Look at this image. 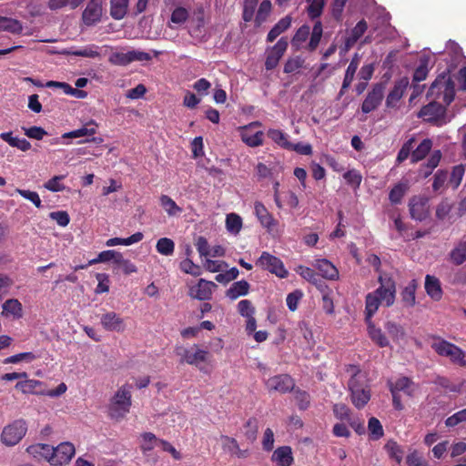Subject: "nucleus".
Instances as JSON below:
<instances>
[{
  "label": "nucleus",
  "instance_id": "nucleus-1",
  "mask_svg": "<svg viewBox=\"0 0 466 466\" xmlns=\"http://www.w3.org/2000/svg\"><path fill=\"white\" fill-rule=\"evenodd\" d=\"M346 371L351 376L348 381V389L351 403L358 410L363 409L371 398V390L368 374L362 371L358 365L350 364Z\"/></svg>",
  "mask_w": 466,
  "mask_h": 466
},
{
  "label": "nucleus",
  "instance_id": "nucleus-2",
  "mask_svg": "<svg viewBox=\"0 0 466 466\" xmlns=\"http://www.w3.org/2000/svg\"><path fill=\"white\" fill-rule=\"evenodd\" d=\"M427 97L433 101L441 100L445 106H449L455 97V86L451 77L439 76L431 85Z\"/></svg>",
  "mask_w": 466,
  "mask_h": 466
},
{
  "label": "nucleus",
  "instance_id": "nucleus-3",
  "mask_svg": "<svg viewBox=\"0 0 466 466\" xmlns=\"http://www.w3.org/2000/svg\"><path fill=\"white\" fill-rule=\"evenodd\" d=\"M130 389V385H123L111 399L108 412L112 419H122L129 412L132 404Z\"/></svg>",
  "mask_w": 466,
  "mask_h": 466
},
{
  "label": "nucleus",
  "instance_id": "nucleus-4",
  "mask_svg": "<svg viewBox=\"0 0 466 466\" xmlns=\"http://www.w3.org/2000/svg\"><path fill=\"white\" fill-rule=\"evenodd\" d=\"M431 348L439 356L447 357L452 363L466 367V354L457 345L437 338V340L431 344Z\"/></svg>",
  "mask_w": 466,
  "mask_h": 466
},
{
  "label": "nucleus",
  "instance_id": "nucleus-5",
  "mask_svg": "<svg viewBox=\"0 0 466 466\" xmlns=\"http://www.w3.org/2000/svg\"><path fill=\"white\" fill-rule=\"evenodd\" d=\"M380 286L373 291L387 308L395 303L397 285L393 277L387 272H380L378 277Z\"/></svg>",
  "mask_w": 466,
  "mask_h": 466
},
{
  "label": "nucleus",
  "instance_id": "nucleus-6",
  "mask_svg": "<svg viewBox=\"0 0 466 466\" xmlns=\"http://www.w3.org/2000/svg\"><path fill=\"white\" fill-rule=\"evenodd\" d=\"M175 353L179 357L180 363H187L196 367L201 362H207L210 356L208 350L200 349L197 344H194L190 348L177 346L175 348Z\"/></svg>",
  "mask_w": 466,
  "mask_h": 466
},
{
  "label": "nucleus",
  "instance_id": "nucleus-7",
  "mask_svg": "<svg viewBox=\"0 0 466 466\" xmlns=\"http://www.w3.org/2000/svg\"><path fill=\"white\" fill-rule=\"evenodd\" d=\"M26 431L25 420L23 419L15 420L3 429L1 441L6 446H15L23 439Z\"/></svg>",
  "mask_w": 466,
  "mask_h": 466
},
{
  "label": "nucleus",
  "instance_id": "nucleus-8",
  "mask_svg": "<svg viewBox=\"0 0 466 466\" xmlns=\"http://www.w3.org/2000/svg\"><path fill=\"white\" fill-rule=\"evenodd\" d=\"M256 265L281 279L286 278L289 274L280 258L271 255L267 251H263L261 253L260 257L256 261Z\"/></svg>",
  "mask_w": 466,
  "mask_h": 466
},
{
  "label": "nucleus",
  "instance_id": "nucleus-9",
  "mask_svg": "<svg viewBox=\"0 0 466 466\" xmlns=\"http://www.w3.org/2000/svg\"><path fill=\"white\" fill-rule=\"evenodd\" d=\"M385 89L386 85L383 82L376 83L372 86L361 104V111L364 114H369L380 106L384 97Z\"/></svg>",
  "mask_w": 466,
  "mask_h": 466
},
{
  "label": "nucleus",
  "instance_id": "nucleus-10",
  "mask_svg": "<svg viewBox=\"0 0 466 466\" xmlns=\"http://www.w3.org/2000/svg\"><path fill=\"white\" fill-rule=\"evenodd\" d=\"M446 106L445 104L442 105L437 101H431L428 105L423 106L420 112L418 113V116L423 118L424 121L439 124L442 120H444L446 116Z\"/></svg>",
  "mask_w": 466,
  "mask_h": 466
},
{
  "label": "nucleus",
  "instance_id": "nucleus-11",
  "mask_svg": "<svg viewBox=\"0 0 466 466\" xmlns=\"http://www.w3.org/2000/svg\"><path fill=\"white\" fill-rule=\"evenodd\" d=\"M265 385L268 391L285 394L294 390L295 381L289 374H279L268 378Z\"/></svg>",
  "mask_w": 466,
  "mask_h": 466
},
{
  "label": "nucleus",
  "instance_id": "nucleus-12",
  "mask_svg": "<svg viewBox=\"0 0 466 466\" xmlns=\"http://www.w3.org/2000/svg\"><path fill=\"white\" fill-rule=\"evenodd\" d=\"M288 46L287 38L281 37L272 47L267 49L265 60V68L267 70H273L277 67Z\"/></svg>",
  "mask_w": 466,
  "mask_h": 466
},
{
  "label": "nucleus",
  "instance_id": "nucleus-13",
  "mask_svg": "<svg viewBox=\"0 0 466 466\" xmlns=\"http://www.w3.org/2000/svg\"><path fill=\"white\" fill-rule=\"evenodd\" d=\"M76 453L75 446L71 442H62L54 447L53 456L50 457V464L53 466H64L68 464Z\"/></svg>",
  "mask_w": 466,
  "mask_h": 466
},
{
  "label": "nucleus",
  "instance_id": "nucleus-14",
  "mask_svg": "<svg viewBox=\"0 0 466 466\" xmlns=\"http://www.w3.org/2000/svg\"><path fill=\"white\" fill-rule=\"evenodd\" d=\"M409 210L411 218L417 221L425 220L429 214V199L421 196H414L409 203Z\"/></svg>",
  "mask_w": 466,
  "mask_h": 466
},
{
  "label": "nucleus",
  "instance_id": "nucleus-15",
  "mask_svg": "<svg viewBox=\"0 0 466 466\" xmlns=\"http://www.w3.org/2000/svg\"><path fill=\"white\" fill-rule=\"evenodd\" d=\"M261 123L255 121L248 126L241 127L240 137L242 141L251 147H257L263 145L264 133L262 131H257L252 133L251 130L254 127H260Z\"/></svg>",
  "mask_w": 466,
  "mask_h": 466
},
{
  "label": "nucleus",
  "instance_id": "nucleus-16",
  "mask_svg": "<svg viewBox=\"0 0 466 466\" xmlns=\"http://www.w3.org/2000/svg\"><path fill=\"white\" fill-rule=\"evenodd\" d=\"M410 84V80L407 76H403L400 79L397 80L394 84V86L390 91L386 97V106L388 108H394L397 106L399 101L404 95L406 88Z\"/></svg>",
  "mask_w": 466,
  "mask_h": 466
},
{
  "label": "nucleus",
  "instance_id": "nucleus-17",
  "mask_svg": "<svg viewBox=\"0 0 466 466\" xmlns=\"http://www.w3.org/2000/svg\"><path fill=\"white\" fill-rule=\"evenodd\" d=\"M102 16V0H90L82 14L85 25H93L99 22Z\"/></svg>",
  "mask_w": 466,
  "mask_h": 466
},
{
  "label": "nucleus",
  "instance_id": "nucleus-18",
  "mask_svg": "<svg viewBox=\"0 0 466 466\" xmlns=\"http://www.w3.org/2000/svg\"><path fill=\"white\" fill-rule=\"evenodd\" d=\"M100 323L107 331L123 332L126 329L124 319L114 311L103 314L100 318Z\"/></svg>",
  "mask_w": 466,
  "mask_h": 466
},
{
  "label": "nucleus",
  "instance_id": "nucleus-19",
  "mask_svg": "<svg viewBox=\"0 0 466 466\" xmlns=\"http://www.w3.org/2000/svg\"><path fill=\"white\" fill-rule=\"evenodd\" d=\"M368 29V24L365 19H361L357 25L351 29L350 35L345 37L344 45L340 47V51L347 53L350 50L357 41L364 35Z\"/></svg>",
  "mask_w": 466,
  "mask_h": 466
},
{
  "label": "nucleus",
  "instance_id": "nucleus-20",
  "mask_svg": "<svg viewBox=\"0 0 466 466\" xmlns=\"http://www.w3.org/2000/svg\"><path fill=\"white\" fill-rule=\"evenodd\" d=\"M254 210L261 226L267 228L268 232H271L273 228L278 225V221L273 218L272 214L259 201L255 202Z\"/></svg>",
  "mask_w": 466,
  "mask_h": 466
},
{
  "label": "nucleus",
  "instance_id": "nucleus-21",
  "mask_svg": "<svg viewBox=\"0 0 466 466\" xmlns=\"http://www.w3.org/2000/svg\"><path fill=\"white\" fill-rule=\"evenodd\" d=\"M424 289L426 294L433 300L440 301L443 297V289L441 280L433 276L427 274L425 276Z\"/></svg>",
  "mask_w": 466,
  "mask_h": 466
},
{
  "label": "nucleus",
  "instance_id": "nucleus-22",
  "mask_svg": "<svg viewBox=\"0 0 466 466\" xmlns=\"http://www.w3.org/2000/svg\"><path fill=\"white\" fill-rule=\"evenodd\" d=\"M214 287L216 285L212 281L201 279L196 286L190 288L189 296L198 300H208L211 298Z\"/></svg>",
  "mask_w": 466,
  "mask_h": 466
},
{
  "label": "nucleus",
  "instance_id": "nucleus-23",
  "mask_svg": "<svg viewBox=\"0 0 466 466\" xmlns=\"http://www.w3.org/2000/svg\"><path fill=\"white\" fill-rule=\"evenodd\" d=\"M271 461L279 466H291L294 461L291 447L280 446L277 448L273 451Z\"/></svg>",
  "mask_w": 466,
  "mask_h": 466
},
{
  "label": "nucleus",
  "instance_id": "nucleus-24",
  "mask_svg": "<svg viewBox=\"0 0 466 466\" xmlns=\"http://www.w3.org/2000/svg\"><path fill=\"white\" fill-rule=\"evenodd\" d=\"M419 288L417 279H411L400 292L401 301L406 308H412L416 304V290Z\"/></svg>",
  "mask_w": 466,
  "mask_h": 466
},
{
  "label": "nucleus",
  "instance_id": "nucleus-25",
  "mask_svg": "<svg viewBox=\"0 0 466 466\" xmlns=\"http://www.w3.org/2000/svg\"><path fill=\"white\" fill-rule=\"evenodd\" d=\"M383 304V300H381L376 294L372 291L366 295L365 298V320L366 322H370L380 308V305Z\"/></svg>",
  "mask_w": 466,
  "mask_h": 466
},
{
  "label": "nucleus",
  "instance_id": "nucleus-26",
  "mask_svg": "<svg viewBox=\"0 0 466 466\" xmlns=\"http://www.w3.org/2000/svg\"><path fill=\"white\" fill-rule=\"evenodd\" d=\"M315 267L324 279L335 280L339 278V271L337 268L328 259H317Z\"/></svg>",
  "mask_w": 466,
  "mask_h": 466
},
{
  "label": "nucleus",
  "instance_id": "nucleus-27",
  "mask_svg": "<svg viewBox=\"0 0 466 466\" xmlns=\"http://www.w3.org/2000/svg\"><path fill=\"white\" fill-rule=\"evenodd\" d=\"M2 309V315L5 317L12 316L14 319H20L23 316V306L16 299H6Z\"/></svg>",
  "mask_w": 466,
  "mask_h": 466
},
{
  "label": "nucleus",
  "instance_id": "nucleus-28",
  "mask_svg": "<svg viewBox=\"0 0 466 466\" xmlns=\"http://www.w3.org/2000/svg\"><path fill=\"white\" fill-rule=\"evenodd\" d=\"M359 62L360 61L357 55L350 60L344 75V79L339 91V96H343L346 90L350 86L356 71L359 67Z\"/></svg>",
  "mask_w": 466,
  "mask_h": 466
},
{
  "label": "nucleus",
  "instance_id": "nucleus-29",
  "mask_svg": "<svg viewBox=\"0 0 466 466\" xmlns=\"http://www.w3.org/2000/svg\"><path fill=\"white\" fill-rule=\"evenodd\" d=\"M366 323L368 324L369 336L376 345H378L380 348H386L390 346V340L381 330V329L377 328L371 320Z\"/></svg>",
  "mask_w": 466,
  "mask_h": 466
},
{
  "label": "nucleus",
  "instance_id": "nucleus-30",
  "mask_svg": "<svg viewBox=\"0 0 466 466\" xmlns=\"http://www.w3.org/2000/svg\"><path fill=\"white\" fill-rule=\"evenodd\" d=\"M23 24L15 18L0 15V32L5 31L14 35L23 32Z\"/></svg>",
  "mask_w": 466,
  "mask_h": 466
},
{
  "label": "nucleus",
  "instance_id": "nucleus-31",
  "mask_svg": "<svg viewBox=\"0 0 466 466\" xmlns=\"http://www.w3.org/2000/svg\"><path fill=\"white\" fill-rule=\"evenodd\" d=\"M26 451L34 457H42L50 463V457L53 456L54 447L49 444L37 443L27 447Z\"/></svg>",
  "mask_w": 466,
  "mask_h": 466
},
{
  "label": "nucleus",
  "instance_id": "nucleus-32",
  "mask_svg": "<svg viewBox=\"0 0 466 466\" xmlns=\"http://www.w3.org/2000/svg\"><path fill=\"white\" fill-rule=\"evenodd\" d=\"M42 381L36 380H29L24 379V380H19L15 388V390L21 391L24 394H39L42 393V390H39L38 388L42 386Z\"/></svg>",
  "mask_w": 466,
  "mask_h": 466
},
{
  "label": "nucleus",
  "instance_id": "nucleus-33",
  "mask_svg": "<svg viewBox=\"0 0 466 466\" xmlns=\"http://www.w3.org/2000/svg\"><path fill=\"white\" fill-rule=\"evenodd\" d=\"M291 25V17L286 15L281 18L268 32L267 42H273L279 35L287 31Z\"/></svg>",
  "mask_w": 466,
  "mask_h": 466
},
{
  "label": "nucleus",
  "instance_id": "nucleus-34",
  "mask_svg": "<svg viewBox=\"0 0 466 466\" xmlns=\"http://www.w3.org/2000/svg\"><path fill=\"white\" fill-rule=\"evenodd\" d=\"M249 287L248 282L244 279L234 282L227 290L226 296L231 300H235L240 296L247 295L248 293Z\"/></svg>",
  "mask_w": 466,
  "mask_h": 466
},
{
  "label": "nucleus",
  "instance_id": "nucleus-35",
  "mask_svg": "<svg viewBox=\"0 0 466 466\" xmlns=\"http://www.w3.org/2000/svg\"><path fill=\"white\" fill-rule=\"evenodd\" d=\"M322 35H323L322 23H321V21L318 20L315 22L312 29H310L309 42L307 46V49L309 52H313L318 48V46L320 43Z\"/></svg>",
  "mask_w": 466,
  "mask_h": 466
},
{
  "label": "nucleus",
  "instance_id": "nucleus-36",
  "mask_svg": "<svg viewBox=\"0 0 466 466\" xmlns=\"http://www.w3.org/2000/svg\"><path fill=\"white\" fill-rule=\"evenodd\" d=\"M432 141L430 138L423 139L420 145L411 152V162L417 163L422 160L431 151Z\"/></svg>",
  "mask_w": 466,
  "mask_h": 466
},
{
  "label": "nucleus",
  "instance_id": "nucleus-37",
  "mask_svg": "<svg viewBox=\"0 0 466 466\" xmlns=\"http://www.w3.org/2000/svg\"><path fill=\"white\" fill-rule=\"evenodd\" d=\"M409 189V184L407 181L400 182L396 184L390 191L389 199L391 204H400Z\"/></svg>",
  "mask_w": 466,
  "mask_h": 466
},
{
  "label": "nucleus",
  "instance_id": "nucleus-38",
  "mask_svg": "<svg viewBox=\"0 0 466 466\" xmlns=\"http://www.w3.org/2000/svg\"><path fill=\"white\" fill-rule=\"evenodd\" d=\"M384 449L388 452L390 459L394 460L398 464H400L403 460L404 451L400 444L395 441H389Z\"/></svg>",
  "mask_w": 466,
  "mask_h": 466
},
{
  "label": "nucleus",
  "instance_id": "nucleus-39",
  "mask_svg": "<svg viewBox=\"0 0 466 466\" xmlns=\"http://www.w3.org/2000/svg\"><path fill=\"white\" fill-rule=\"evenodd\" d=\"M296 272L307 281L316 285L319 288L322 287V281L314 269L305 266H299L296 268Z\"/></svg>",
  "mask_w": 466,
  "mask_h": 466
},
{
  "label": "nucleus",
  "instance_id": "nucleus-40",
  "mask_svg": "<svg viewBox=\"0 0 466 466\" xmlns=\"http://www.w3.org/2000/svg\"><path fill=\"white\" fill-rule=\"evenodd\" d=\"M110 3L112 17L116 20L122 19L127 12L128 0H110Z\"/></svg>",
  "mask_w": 466,
  "mask_h": 466
},
{
  "label": "nucleus",
  "instance_id": "nucleus-41",
  "mask_svg": "<svg viewBox=\"0 0 466 466\" xmlns=\"http://www.w3.org/2000/svg\"><path fill=\"white\" fill-rule=\"evenodd\" d=\"M384 329L394 341L403 339L405 337L404 328L395 321H387L384 324Z\"/></svg>",
  "mask_w": 466,
  "mask_h": 466
},
{
  "label": "nucleus",
  "instance_id": "nucleus-42",
  "mask_svg": "<svg viewBox=\"0 0 466 466\" xmlns=\"http://www.w3.org/2000/svg\"><path fill=\"white\" fill-rule=\"evenodd\" d=\"M267 135L278 146L288 150L290 142L289 141V136L282 130L270 128L268 130Z\"/></svg>",
  "mask_w": 466,
  "mask_h": 466
},
{
  "label": "nucleus",
  "instance_id": "nucleus-43",
  "mask_svg": "<svg viewBox=\"0 0 466 466\" xmlns=\"http://www.w3.org/2000/svg\"><path fill=\"white\" fill-rule=\"evenodd\" d=\"M451 260L459 266L466 261V241H461L450 253Z\"/></svg>",
  "mask_w": 466,
  "mask_h": 466
},
{
  "label": "nucleus",
  "instance_id": "nucleus-44",
  "mask_svg": "<svg viewBox=\"0 0 466 466\" xmlns=\"http://www.w3.org/2000/svg\"><path fill=\"white\" fill-rule=\"evenodd\" d=\"M226 228L231 234L237 235L242 228V218L236 213H229L226 218Z\"/></svg>",
  "mask_w": 466,
  "mask_h": 466
},
{
  "label": "nucleus",
  "instance_id": "nucleus-45",
  "mask_svg": "<svg viewBox=\"0 0 466 466\" xmlns=\"http://www.w3.org/2000/svg\"><path fill=\"white\" fill-rule=\"evenodd\" d=\"M271 2L269 0H263L258 9L255 17V25L259 27L268 18L271 12Z\"/></svg>",
  "mask_w": 466,
  "mask_h": 466
},
{
  "label": "nucleus",
  "instance_id": "nucleus-46",
  "mask_svg": "<svg viewBox=\"0 0 466 466\" xmlns=\"http://www.w3.org/2000/svg\"><path fill=\"white\" fill-rule=\"evenodd\" d=\"M159 201L168 216H176L182 212V208L167 195H161Z\"/></svg>",
  "mask_w": 466,
  "mask_h": 466
},
{
  "label": "nucleus",
  "instance_id": "nucleus-47",
  "mask_svg": "<svg viewBox=\"0 0 466 466\" xmlns=\"http://www.w3.org/2000/svg\"><path fill=\"white\" fill-rule=\"evenodd\" d=\"M96 125L92 121L89 124H87L86 127H83L79 129L73 130L68 133H65L63 135V137L76 138V137H85V136H92V135L96 134Z\"/></svg>",
  "mask_w": 466,
  "mask_h": 466
},
{
  "label": "nucleus",
  "instance_id": "nucleus-48",
  "mask_svg": "<svg viewBox=\"0 0 466 466\" xmlns=\"http://www.w3.org/2000/svg\"><path fill=\"white\" fill-rule=\"evenodd\" d=\"M412 381L408 377H401L398 379L394 383L389 382V389H392L397 392L403 391L409 396L412 395V391L410 390V387L411 386Z\"/></svg>",
  "mask_w": 466,
  "mask_h": 466
},
{
  "label": "nucleus",
  "instance_id": "nucleus-49",
  "mask_svg": "<svg viewBox=\"0 0 466 466\" xmlns=\"http://www.w3.org/2000/svg\"><path fill=\"white\" fill-rule=\"evenodd\" d=\"M157 251L164 256H171L175 251V243L171 238H161L156 245Z\"/></svg>",
  "mask_w": 466,
  "mask_h": 466
},
{
  "label": "nucleus",
  "instance_id": "nucleus-50",
  "mask_svg": "<svg viewBox=\"0 0 466 466\" xmlns=\"http://www.w3.org/2000/svg\"><path fill=\"white\" fill-rule=\"evenodd\" d=\"M304 63L305 59L300 56L289 57L284 65L283 71L286 74L299 72V70L304 66Z\"/></svg>",
  "mask_w": 466,
  "mask_h": 466
},
{
  "label": "nucleus",
  "instance_id": "nucleus-51",
  "mask_svg": "<svg viewBox=\"0 0 466 466\" xmlns=\"http://www.w3.org/2000/svg\"><path fill=\"white\" fill-rule=\"evenodd\" d=\"M465 167L463 165H457L452 167L448 184L453 188L456 189L464 176Z\"/></svg>",
  "mask_w": 466,
  "mask_h": 466
},
{
  "label": "nucleus",
  "instance_id": "nucleus-52",
  "mask_svg": "<svg viewBox=\"0 0 466 466\" xmlns=\"http://www.w3.org/2000/svg\"><path fill=\"white\" fill-rule=\"evenodd\" d=\"M368 430L372 440H379L384 435L382 425L380 421L375 417H371L369 420Z\"/></svg>",
  "mask_w": 466,
  "mask_h": 466
},
{
  "label": "nucleus",
  "instance_id": "nucleus-53",
  "mask_svg": "<svg viewBox=\"0 0 466 466\" xmlns=\"http://www.w3.org/2000/svg\"><path fill=\"white\" fill-rule=\"evenodd\" d=\"M309 3L307 8L309 17L312 20L319 17L325 5V0H311Z\"/></svg>",
  "mask_w": 466,
  "mask_h": 466
},
{
  "label": "nucleus",
  "instance_id": "nucleus-54",
  "mask_svg": "<svg viewBox=\"0 0 466 466\" xmlns=\"http://www.w3.org/2000/svg\"><path fill=\"white\" fill-rule=\"evenodd\" d=\"M246 431H245V437L248 441L253 442L257 439L258 426V420L256 418H249L245 425H244Z\"/></svg>",
  "mask_w": 466,
  "mask_h": 466
},
{
  "label": "nucleus",
  "instance_id": "nucleus-55",
  "mask_svg": "<svg viewBox=\"0 0 466 466\" xmlns=\"http://www.w3.org/2000/svg\"><path fill=\"white\" fill-rule=\"evenodd\" d=\"M258 0H244L242 19L245 22H250L255 14Z\"/></svg>",
  "mask_w": 466,
  "mask_h": 466
},
{
  "label": "nucleus",
  "instance_id": "nucleus-56",
  "mask_svg": "<svg viewBox=\"0 0 466 466\" xmlns=\"http://www.w3.org/2000/svg\"><path fill=\"white\" fill-rule=\"evenodd\" d=\"M35 360V355L33 352H22L10 357L5 358L3 360L4 364H15L20 361L31 362Z\"/></svg>",
  "mask_w": 466,
  "mask_h": 466
},
{
  "label": "nucleus",
  "instance_id": "nucleus-57",
  "mask_svg": "<svg viewBox=\"0 0 466 466\" xmlns=\"http://www.w3.org/2000/svg\"><path fill=\"white\" fill-rule=\"evenodd\" d=\"M466 422V408L462 409L445 420V425L452 428L460 423Z\"/></svg>",
  "mask_w": 466,
  "mask_h": 466
},
{
  "label": "nucleus",
  "instance_id": "nucleus-58",
  "mask_svg": "<svg viewBox=\"0 0 466 466\" xmlns=\"http://www.w3.org/2000/svg\"><path fill=\"white\" fill-rule=\"evenodd\" d=\"M441 159V150H434L431 155L430 156L429 159L427 160V163L425 164V167L429 168V172H425L423 174L424 177H427L430 176L433 169L438 167L440 161Z\"/></svg>",
  "mask_w": 466,
  "mask_h": 466
},
{
  "label": "nucleus",
  "instance_id": "nucleus-59",
  "mask_svg": "<svg viewBox=\"0 0 466 466\" xmlns=\"http://www.w3.org/2000/svg\"><path fill=\"white\" fill-rule=\"evenodd\" d=\"M15 192L24 198L31 201L36 208H42V201L37 192L20 188H16Z\"/></svg>",
  "mask_w": 466,
  "mask_h": 466
},
{
  "label": "nucleus",
  "instance_id": "nucleus-60",
  "mask_svg": "<svg viewBox=\"0 0 466 466\" xmlns=\"http://www.w3.org/2000/svg\"><path fill=\"white\" fill-rule=\"evenodd\" d=\"M108 61L116 66H127L130 64L129 52H115L110 55Z\"/></svg>",
  "mask_w": 466,
  "mask_h": 466
},
{
  "label": "nucleus",
  "instance_id": "nucleus-61",
  "mask_svg": "<svg viewBox=\"0 0 466 466\" xmlns=\"http://www.w3.org/2000/svg\"><path fill=\"white\" fill-rule=\"evenodd\" d=\"M295 400L299 410H305L309 407L310 396L307 391L297 390L295 391Z\"/></svg>",
  "mask_w": 466,
  "mask_h": 466
},
{
  "label": "nucleus",
  "instance_id": "nucleus-62",
  "mask_svg": "<svg viewBox=\"0 0 466 466\" xmlns=\"http://www.w3.org/2000/svg\"><path fill=\"white\" fill-rule=\"evenodd\" d=\"M303 297V292L300 289H296L288 294L286 302L290 311H295L298 309L299 302Z\"/></svg>",
  "mask_w": 466,
  "mask_h": 466
},
{
  "label": "nucleus",
  "instance_id": "nucleus-63",
  "mask_svg": "<svg viewBox=\"0 0 466 466\" xmlns=\"http://www.w3.org/2000/svg\"><path fill=\"white\" fill-rule=\"evenodd\" d=\"M408 466H427L428 463L423 456L416 450L409 453L406 457Z\"/></svg>",
  "mask_w": 466,
  "mask_h": 466
},
{
  "label": "nucleus",
  "instance_id": "nucleus-64",
  "mask_svg": "<svg viewBox=\"0 0 466 466\" xmlns=\"http://www.w3.org/2000/svg\"><path fill=\"white\" fill-rule=\"evenodd\" d=\"M343 177L349 185L355 187H359L362 181V176L356 169H351L345 172L343 174Z\"/></svg>",
  "mask_w": 466,
  "mask_h": 466
}]
</instances>
